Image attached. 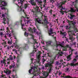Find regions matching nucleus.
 Here are the masks:
<instances>
[{
    "label": "nucleus",
    "mask_w": 78,
    "mask_h": 78,
    "mask_svg": "<svg viewBox=\"0 0 78 78\" xmlns=\"http://www.w3.org/2000/svg\"><path fill=\"white\" fill-rule=\"evenodd\" d=\"M34 8L35 9V11L32 10L31 12L33 13H35V15L39 14V13L41 12V10L39 9V7L37 5H36L35 7H34Z\"/></svg>",
    "instance_id": "obj_1"
},
{
    "label": "nucleus",
    "mask_w": 78,
    "mask_h": 78,
    "mask_svg": "<svg viewBox=\"0 0 78 78\" xmlns=\"http://www.w3.org/2000/svg\"><path fill=\"white\" fill-rule=\"evenodd\" d=\"M19 46L17 45V44L15 46V48H16L17 49L19 48Z\"/></svg>",
    "instance_id": "obj_33"
},
{
    "label": "nucleus",
    "mask_w": 78,
    "mask_h": 78,
    "mask_svg": "<svg viewBox=\"0 0 78 78\" xmlns=\"http://www.w3.org/2000/svg\"><path fill=\"white\" fill-rule=\"evenodd\" d=\"M16 67H17V68H19V65L16 64Z\"/></svg>",
    "instance_id": "obj_43"
},
{
    "label": "nucleus",
    "mask_w": 78,
    "mask_h": 78,
    "mask_svg": "<svg viewBox=\"0 0 78 78\" xmlns=\"http://www.w3.org/2000/svg\"><path fill=\"white\" fill-rule=\"evenodd\" d=\"M53 16H54V17H56V15H55V14L53 15Z\"/></svg>",
    "instance_id": "obj_60"
},
{
    "label": "nucleus",
    "mask_w": 78,
    "mask_h": 78,
    "mask_svg": "<svg viewBox=\"0 0 78 78\" xmlns=\"http://www.w3.org/2000/svg\"><path fill=\"white\" fill-rule=\"evenodd\" d=\"M69 65L71 67H75V66H78V64L77 63L75 64L72 63H71L69 64V63H68L66 65V66H67V67H69Z\"/></svg>",
    "instance_id": "obj_7"
},
{
    "label": "nucleus",
    "mask_w": 78,
    "mask_h": 78,
    "mask_svg": "<svg viewBox=\"0 0 78 78\" xmlns=\"http://www.w3.org/2000/svg\"><path fill=\"white\" fill-rule=\"evenodd\" d=\"M31 4L32 5H34V7H35L36 6H37L35 4V3H34V2H33L31 3Z\"/></svg>",
    "instance_id": "obj_30"
},
{
    "label": "nucleus",
    "mask_w": 78,
    "mask_h": 78,
    "mask_svg": "<svg viewBox=\"0 0 78 78\" xmlns=\"http://www.w3.org/2000/svg\"><path fill=\"white\" fill-rule=\"evenodd\" d=\"M63 51H67V48H65L62 49Z\"/></svg>",
    "instance_id": "obj_35"
},
{
    "label": "nucleus",
    "mask_w": 78,
    "mask_h": 78,
    "mask_svg": "<svg viewBox=\"0 0 78 78\" xmlns=\"http://www.w3.org/2000/svg\"><path fill=\"white\" fill-rule=\"evenodd\" d=\"M21 25H22V29H23V27L24 26V24H21Z\"/></svg>",
    "instance_id": "obj_46"
},
{
    "label": "nucleus",
    "mask_w": 78,
    "mask_h": 78,
    "mask_svg": "<svg viewBox=\"0 0 78 78\" xmlns=\"http://www.w3.org/2000/svg\"><path fill=\"white\" fill-rule=\"evenodd\" d=\"M63 10H60V12H63Z\"/></svg>",
    "instance_id": "obj_59"
},
{
    "label": "nucleus",
    "mask_w": 78,
    "mask_h": 78,
    "mask_svg": "<svg viewBox=\"0 0 78 78\" xmlns=\"http://www.w3.org/2000/svg\"><path fill=\"white\" fill-rule=\"evenodd\" d=\"M32 39H33V40H34V36H33V35L32 36Z\"/></svg>",
    "instance_id": "obj_47"
},
{
    "label": "nucleus",
    "mask_w": 78,
    "mask_h": 78,
    "mask_svg": "<svg viewBox=\"0 0 78 78\" xmlns=\"http://www.w3.org/2000/svg\"><path fill=\"white\" fill-rule=\"evenodd\" d=\"M12 68H13V69L12 70L13 72H16V67L15 66V64H13V65H12L11 66H10L9 68L10 69H11Z\"/></svg>",
    "instance_id": "obj_6"
},
{
    "label": "nucleus",
    "mask_w": 78,
    "mask_h": 78,
    "mask_svg": "<svg viewBox=\"0 0 78 78\" xmlns=\"http://www.w3.org/2000/svg\"><path fill=\"white\" fill-rule=\"evenodd\" d=\"M70 16L69 17V19H70V20H73L74 17H75V15H73L72 14H70Z\"/></svg>",
    "instance_id": "obj_13"
},
{
    "label": "nucleus",
    "mask_w": 78,
    "mask_h": 78,
    "mask_svg": "<svg viewBox=\"0 0 78 78\" xmlns=\"http://www.w3.org/2000/svg\"><path fill=\"white\" fill-rule=\"evenodd\" d=\"M19 0L20 1V3H21V5H23V1H24V0H18V2H19Z\"/></svg>",
    "instance_id": "obj_24"
},
{
    "label": "nucleus",
    "mask_w": 78,
    "mask_h": 78,
    "mask_svg": "<svg viewBox=\"0 0 78 78\" xmlns=\"http://www.w3.org/2000/svg\"><path fill=\"white\" fill-rule=\"evenodd\" d=\"M6 59H3V61L1 60V64H6Z\"/></svg>",
    "instance_id": "obj_20"
},
{
    "label": "nucleus",
    "mask_w": 78,
    "mask_h": 78,
    "mask_svg": "<svg viewBox=\"0 0 78 78\" xmlns=\"http://www.w3.org/2000/svg\"><path fill=\"white\" fill-rule=\"evenodd\" d=\"M44 22L45 23H47V18H45L44 20Z\"/></svg>",
    "instance_id": "obj_26"
},
{
    "label": "nucleus",
    "mask_w": 78,
    "mask_h": 78,
    "mask_svg": "<svg viewBox=\"0 0 78 78\" xmlns=\"http://www.w3.org/2000/svg\"><path fill=\"white\" fill-rule=\"evenodd\" d=\"M52 10H51L49 11V12L51 14L52 13Z\"/></svg>",
    "instance_id": "obj_44"
},
{
    "label": "nucleus",
    "mask_w": 78,
    "mask_h": 78,
    "mask_svg": "<svg viewBox=\"0 0 78 78\" xmlns=\"http://www.w3.org/2000/svg\"><path fill=\"white\" fill-rule=\"evenodd\" d=\"M4 64L5 66H6V67H7L8 66V65H6V63H4Z\"/></svg>",
    "instance_id": "obj_48"
},
{
    "label": "nucleus",
    "mask_w": 78,
    "mask_h": 78,
    "mask_svg": "<svg viewBox=\"0 0 78 78\" xmlns=\"http://www.w3.org/2000/svg\"><path fill=\"white\" fill-rule=\"evenodd\" d=\"M36 22L38 23H41V20L39 18H36Z\"/></svg>",
    "instance_id": "obj_12"
},
{
    "label": "nucleus",
    "mask_w": 78,
    "mask_h": 78,
    "mask_svg": "<svg viewBox=\"0 0 78 78\" xmlns=\"http://www.w3.org/2000/svg\"><path fill=\"white\" fill-rule=\"evenodd\" d=\"M7 43L8 44H9V45H12V40H9Z\"/></svg>",
    "instance_id": "obj_15"
},
{
    "label": "nucleus",
    "mask_w": 78,
    "mask_h": 78,
    "mask_svg": "<svg viewBox=\"0 0 78 78\" xmlns=\"http://www.w3.org/2000/svg\"><path fill=\"white\" fill-rule=\"evenodd\" d=\"M37 66H35L34 68H31V69H30L29 71V73H31V72H32V74H33L34 75V76H36V72H37Z\"/></svg>",
    "instance_id": "obj_3"
},
{
    "label": "nucleus",
    "mask_w": 78,
    "mask_h": 78,
    "mask_svg": "<svg viewBox=\"0 0 78 78\" xmlns=\"http://www.w3.org/2000/svg\"><path fill=\"white\" fill-rule=\"evenodd\" d=\"M73 61L74 62H76V61L77 60H76V59H74L73 60Z\"/></svg>",
    "instance_id": "obj_42"
},
{
    "label": "nucleus",
    "mask_w": 78,
    "mask_h": 78,
    "mask_svg": "<svg viewBox=\"0 0 78 78\" xmlns=\"http://www.w3.org/2000/svg\"><path fill=\"white\" fill-rule=\"evenodd\" d=\"M48 74L47 73V75L45 76L46 77H48Z\"/></svg>",
    "instance_id": "obj_53"
},
{
    "label": "nucleus",
    "mask_w": 78,
    "mask_h": 78,
    "mask_svg": "<svg viewBox=\"0 0 78 78\" xmlns=\"http://www.w3.org/2000/svg\"><path fill=\"white\" fill-rule=\"evenodd\" d=\"M36 29L35 28V27L34 28H33L32 29V33H36Z\"/></svg>",
    "instance_id": "obj_22"
},
{
    "label": "nucleus",
    "mask_w": 78,
    "mask_h": 78,
    "mask_svg": "<svg viewBox=\"0 0 78 78\" xmlns=\"http://www.w3.org/2000/svg\"><path fill=\"white\" fill-rule=\"evenodd\" d=\"M0 3L2 4V6H0L1 9H5V6L7 5V3L5 1L0 0Z\"/></svg>",
    "instance_id": "obj_4"
},
{
    "label": "nucleus",
    "mask_w": 78,
    "mask_h": 78,
    "mask_svg": "<svg viewBox=\"0 0 78 78\" xmlns=\"http://www.w3.org/2000/svg\"><path fill=\"white\" fill-rule=\"evenodd\" d=\"M7 20L8 22H9V18H7Z\"/></svg>",
    "instance_id": "obj_51"
},
{
    "label": "nucleus",
    "mask_w": 78,
    "mask_h": 78,
    "mask_svg": "<svg viewBox=\"0 0 78 78\" xmlns=\"http://www.w3.org/2000/svg\"><path fill=\"white\" fill-rule=\"evenodd\" d=\"M7 25H9V21H7Z\"/></svg>",
    "instance_id": "obj_62"
},
{
    "label": "nucleus",
    "mask_w": 78,
    "mask_h": 78,
    "mask_svg": "<svg viewBox=\"0 0 78 78\" xmlns=\"http://www.w3.org/2000/svg\"><path fill=\"white\" fill-rule=\"evenodd\" d=\"M6 18H3V21L2 22V23H4V24H6V23L5 22H6Z\"/></svg>",
    "instance_id": "obj_19"
},
{
    "label": "nucleus",
    "mask_w": 78,
    "mask_h": 78,
    "mask_svg": "<svg viewBox=\"0 0 78 78\" xmlns=\"http://www.w3.org/2000/svg\"><path fill=\"white\" fill-rule=\"evenodd\" d=\"M0 35H1V36H2V35H3V33H2V32H1L0 33Z\"/></svg>",
    "instance_id": "obj_49"
},
{
    "label": "nucleus",
    "mask_w": 78,
    "mask_h": 78,
    "mask_svg": "<svg viewBox=\"0 0 78 78\" xmlns=\"http://www.w3.org/2000/svg\"><path fill=\"white\" fill-rule=\"evenodd\" d=\"M2 17H5V15L4 14H2Z\"/></svg>",
    "instance_id": "obj_41"
},
{
    "label": "nucleus",
    "mask_w": 78,
    "mask_h": 78,
    "mask_svg": "<svg viewBox=\"0 0 78 78\" xmlns=\"http://www.w3.org/2000/svg\"><path fill=\"white\" fill-rule=\"evenodd\" d=\"M73 51V50H71V52L72 54V52Z\"/></svg>",
    "instance_id": "obj_61"
},
{
    "label": "nucleus",
    "mask_w": 78,
    "mask_h": 78,
    "mask_svg": "<svg viewBox=\"0 0 78 78\" xmlns=\"http://www.w3.org/2000/svg\"><path fill=\"white\" fill-rule=\"evenodd\" d=\"M74 6L75 8H76V9L77 10V12H78V7H77V6H76V5H74Z\"/></svg>",
    "instance_id": "obj_27"
},
{
    "label": "nucleus",
    "mask_w": 78,
    "mask_h": 78,
    "mask_svg": "<svg viewBox=\"0 0 78 78\" xmlns=\"http://www.w3.org/2000/svg\"><path fill=\"white\" fill-rule=\"evenodd\" d=\"M54 1H55V0H50L51 2H54Z\"/></svg>",
    "instance_id": "obj_52"
},
{
    "label": "nucleus",
    "mask_w": 78,
    "mask_h": 78,
    "mask_svg": "<svg viewBox=\"0 0 78 78\" xmlns=\"http://www.w3.org/2000/svg\"><path fill=\"white\" fill-rule=\"evenodd\" d=\"M71 55H72V54H70L69 56H68L67 57V58L68 60V61H69L70 59H71V58H71Z\"/></svg>",
    "instance_id": "obj_23"
},
{
    "label": "nucleus",
    "mask_w": 78,
    "mask_h": 78,
    "mask_svg": "<svg viewBox=\"0 0 78 78\" xmlns=\"http://www.w3.org/2000/svg\"><path fill=\"white\" fill-rule=\"evenodd\" d=\"M66 2V1H64L63 2H61V3L58 4L57 5V8L58 9H60V10H63L65 9L66 8L65 7H63L62 6V5H65Z\"/></svg>",
    "instance_id": "obj_2"
},
{
    "label": "nucleus",
    "mask_w": 78,
    "mask_h": 78,
    "mask_svg": "<svg viewBox=\"0 0 78 78\" xmlns=\"http://www.w3.org/2000/svg\"><path fill=\"white\" fill-rule=\"evenodd\" d=\"M48 33L49 36H50L51 34H53L54 33L53 29H50V30L48 32Z\"/></svg>",
    "instance_id": "obj_10"
},
{
    "label": "nucleus",
    "mask_w": 78,
    "mask_h": 78,
    "mask_svg": "<svg viewBox=\"0 0 78 78\" xmlns=\"http://www.w3.org/2000/svg\"><path fill=\"white\" fill-rule=\"evenodd\" d=\"M27 44H25V46L23 47V50H25L26 49V46H27Z\"/></svg>",
    "instance_id": "obj_31"
},
{
    "label": "nucleus",
    "mask_w": 78,
    "mask_h": 78,
    "mask_svg": "<svg viewBox=\"0 0 78 78\" xmlns=\"http://www.w3.org/2000/svg\"><path fill=\"white\" fill-rule=\"evenodd\" d=\"M69 68H67L66 69V71H68V70H69Z\"/></svg>",
    "instance_id": "obj_50"
},
{
    "label": "nucleus",
    "mask_w": 78,
    "mask_h": 78,
    "mask_svg": "<svg viewBox=\"0 0 78 78\" xmlns=\"http://www.w3.org/2000/svg\"><path fill=\"white\" fill-rule=\"evenodd\" d=\"M75 11H76V10L74 9L73 8H71L69 11H70L71 12H75Z\"/></svg>",
    "instance_id": "obj_18"
},
{
    "label": "nucleus",
    "mask_w": 78,
    "mask_h": 78,
    "mask_svg": "<svg viewBox=\"0 0 78 78\" xmlns=\"http://www.w3.org/2000/svg\"><path fill=\"white\" fill-rule=\"evenodd\" d=\"M6 73L8 74H11V71L9 70L8 69H6Z\"/></svg>",
    "instance_id": "obj_21"
},
{
    "label": "nucleus",
    "mask_w": 78,
    "mask_h": 78,
    "mask_svg": "<svg viewBox=\"0 0 78 78\" xmlns=\"http://www.w3.org/2000/svg\"><path fill=\"white\" fill-rule=\"evenodd\" d=\"M36 44L37 45V44H38V43L36 41H35V42L34 43V49H36V48L35 47V46H34V45H35V44Z\"/></svg>",
    "instance_id": "obj_25"
},
{
    "label": "nucleus",
    "mask_w": 78,
    "mask_h": 78,
    "mask_svg": "<svg viewBox=\"0 0 78 78\" xmlns=\"http://www.w3.org/2000/svg\"><path fill=\"white\" fill-rule=\"evenodd\" d=\"M20 54H18L17 57L16 58V59H19V57L22 56V51H20Z\"/></svg>",
    "instance_id": "obj_11"
},
{
    "label": "nucleus",
    "mask_w": 78,
    "mask_h": 78,
    "mask_svg": "<svg viewBox=\"0 0 78 78\" xmlns=\"http://www.w3.org/2000/svg\"><path fill=\"white\" fill-rule=\"evenodd\" d=\"M58 45H59L58 44H56V47L57 48H58Z\"/></svg>",
    "instance_id": "obj_55"
},
{
    "label": "nucleus",
    "mask_w": 78,
    "mask_h": 78,
    "mask_svg": "<svg viewBox=\"0 0 78 78\" xmlns=\"http://www.w3.org/2000/svg\"><path fill=\"white\" fill-rule=\"evenodd\" d=\"M19 24V23L18 22H17L15 23V25H18Z\"/></svg>",
    "instance_id": "obj_39"
},
{
    "label": "nucleus",
    "mask_w": 78,
    "mask_h": 78,
    "mask_svg": "<svg viewBox=\"0 0 78 78\" xmlns=\"http://www.w3.org/2000/svg\"><path fill=\"white\" fill-rule=\"evenodd\" d=\"M69 39L70 40H71V41H74V39H73V36L72 35H69Z\"/></svg>",
    "instance_id": "obj_17"
},
{
    "label": "nucleus",
    "mask_w": 78,
    "mask_h": 78,
    "mask_svg": "<svg viewBox=\"0 0 78 78\" xmlns=\"http://www.w3.org/2000/svg\"><path fill=\"white\" fill-rule=\"evenodd\" d=\"M30 2H31V3H33V0H30Z\"/></svg>",
    "instance_id": "obj_63"
},
{
    "label": "nucleus",
    "mask_w": 78,
    "mask_h": 78,
    "mask_svg": "<svg viewBox=\"0 0 78 78\" xmlns=\"http://www.w3.org/2000/svg\"><path fill=\"white\" fill-rule=\"evenodd\" d=\"M46 42L47 45H51V43H52V41H47Z\"/></svg>",
    "instance_id": "obj_14"
},
{
    "label": "nucleus",
    "mask_w": 78,
    "mask_h": 78,
    "mask_svg": "<svg viewBox=\"0 0 78 78\" xmlns=\"http://www.w3.org/2000/svg\"><path fill=\"white\" fill-rule=\"evenodd\" d=\"M60 34H62L63 35H64V33L62 32L61 31H60Z\"/></svg>",
    "instance_id": "obj_36"
},
{
    "label": "nucleus",
    "mask_w": 78,
    "mask_h": 78,
    "mask_svg": "<svg viewBox=\"0 0 78 78\" xmlns=\"http://www.w3.org/2000/svg\"><path fill=\"white\" fill-rule=\"evenodd\" d=\"M45 61H46V60L45 59H44V58L43 59V62H45Z\"/></svg>",
    "instance_id": "obj_54"
},
{
    "label": "nucleus",
    "mask_w": 78,
    "mask_h": 78,
    "mask_svg": "<svg viewBox=\"0 0 78 78\" xmlns=\"http://www.w3.org/2000/svg\"><path fill=\"white\" fill-rule=\"evenodd\" d=\"M22 8H20V10L19 11V12H22Z\"/></svg>",
    "instance_id": "obj_45"
},
{
    "label": "nucleus",
    "mask_w": 78,
    "mask_h": 78,
    "mask_svg": "<svg viewBox=\"0 0 78 78\" xmlns=\"http://www.w3.org/2000/svg\"><path fill=\"white\" fill-rule=\"evenodd\" d=\"M65 27L66 30H70L71 28V27L70 26L69 27V25L65 26Z\"/></svg>",
    "instance_id": "obj_16"
},
{
    "label": "nucleus",
    "mask_w": 78,
    "mask_h": 78,
    "mask_svg": "<svg viewBox=\"0 0 78 78\" xmlns=\"http://www.w3.org/2000/svg\"><path fill=\"white\" fill-rule=\"evenodd\" d=\"M62 74V73H61V72H60L59 73V75H61V74Z\"/></svg>",
    "instance_id": "obj_56"
},
{
    "label": "nucleus",
    "mask_w": 78,
    "mask_h": 78,
    "mask_svg": "<svg viewBox=\"0 0 78 78\" xmlns=\"http://www.w3.org/2000/svg\"><path fill=\"white\" fill-rule=\"evenodd\" d=\"M41 53H41V51H39L37 54V55H41Z\"/></svg>",
    "instance_id": "obj_37"
},
{
    "label": "nucleus",
    "mask_w": 78,
    "mask_h": 78,
    "mask_svg": "<svg viewBox=\"0 0 78 78\" xmlns=\"http://www.w3.org/2000/svg\"><path fill=\"white\" fill-rule=\"evenodd\" d=\"M24 34L25 36H28V33L27 32H25Z\"/></svg>",
    "instance_id": "obj_38"
},
{
    "label": "nucleus",
    "mask_w": 78,
    "mask_h": 78,
    "mask_svg": "<svg viewBox=\"0 0 78 78\" xmlns=\"http://www.w3.org/2000/svg\"><path fill=\"white\" fill-rule=\"evenodd\" d=\"M28 5H27V4H25L24 5V9H27V7H28Z\"/></svg>",
    "instance_id": "obj_28"
},
{
    "label": "nucleus",
    "mask_w": 78,
    "mask_h": 78,
    "mask_svg": "<svg viewBox=\"0 0 78 78\" xmlns=\"http://www.w3.org/2000/svg\"><path fill=\"white\" fill-rule=\"evenodd\" d=\"M38 3H42V2H41V1H38Z\"/></svg>",
    "instance_id": "obj_58"
},
{
    "label": "nucleus",
    "mask_w": 78,
    "mask_h": 78,
    "mask_svg": "<svg viewBox=\"0 0 78 78\" xmlns=\"http://www.w3.org/2000/svg\"><path fill=\"white\" fill-rule=\"evenodd\" d=\"M32 29L31 28H30L29 29H28V30L30 31V32H31V33H32Z\"/></svg>",
    "instance_id": "obj_29"
},
{
    "label": "nucleus",
    "mask_w": 78,
    "mask_h": 78,
    "mask_svg": "<svg viewBox=\"0 0 78 78\" xmlns=\"http://www.w3.org/2000/svg\"><path fill=\"white\" fill-rule=\"evenodd\" d=\"M2 45H6V42L4 41V42L2 43Z\"/></svg>",
    "instance_id": "obj_34"
},
{
    "label": "nucleus",
    "mask_w": 78,
    "mask_h": 78,
    "mask_svg": "<svg viewBox=\"0 0 78 78\" xmlns=\"http://www.w3.org/2000/svg\"><path fill=\"white\" fill-rule=\"evenodd\" d=\"M41 78H46V77H41Z\"/></svg>",
    "instance_id": "obj_64"
},
{
    "label": "nucleus",
    "mask_w": 78,
    "mask_h": 78,
    "mask_svg": "<svg viewBox=\"0 0 78 78\" xmlns=\"http://www.w3.org/2000/svg\"><path fill=\"white\" fill-rule=\"evenodd\" d=\"M73 22V21H70L69 20H68V23L69 24V26H70V25H71V24H72V23L71 22H72V25H73V26L74 27L75 26V22Z\"/></svg>",
    "instance_id": "obj_9"
},
{
    "label": "nucleus",
    "mask_w": 78,
    "mask_h": 78,
    "mask_svg": "<svg viewBox=\"0 0 78 78\" xmlns=\"http://www.w3.org/2000/svg\"><path fill=\"white\" fill-rule=\"evenodd\" d=\"M41 55L40 54L37 55V59L36 60V62H37L38 64H40V63H41V62H40V59H39Z\"/></svg>",
    "instance_id": "obj_8"
},
{
    "label": "nucleus",
    "mask_w": 78,
    "mask_h": 78,
    "mask_svg": "<svg viewBox=\"0 0 78 78\" xmlns=\"http://www.w3.org/2000/svg\"><path fill=\"white\" fill-rule=\"evenodd\" d=\"M43 2H44V4H45V3H47V0H44Z\"/></svg>",
    "instance_id": "obj_40"
},
{
    "label": "nucleus",
    "mask_w": 78,
    "mask_h": 78,
    "mask_svg": "<svg viewBox=\"0 0 78 78\" xmlns=\"http://www.w3.org/2000/svg\"><path fill=\"white\" fill-rule=\"evenodd\" d=\"M5 30V29H4V27H2L0 30V31H4Z\"/></svg>",
    "instance_id": "obj_32"
},
{
    "label": "nucleus",
    "mask_w": 78,
    "mask_h": 78,
    "mask_svg": "<svg viewBox=\"0 0 78 78\" xmlns=\"http://www.w3.org/2000/svg\"><path fill=\"white\" fill-rule=\"evenodd\" d=\"M45 67H49V72H51V70H53V69H52V67L51 66V65L50 64H49L48 63H46L45 65Z\"/></svg>",
    "instance_id": "obj_5"
},
{
    "label": "nucleus",
    "mask_w": 78,
    "mask_h": 78,
    "mask_svg": "<svg viewBox=\"0 0 78 78\" xmlns=\"http://www.w3.org/2000/svg\"><path fill=\"white\" fill-rule=\"evenodd\" d=\"M15 43L16 44H17V40H16L15 41Z\"/></svg>",
    "instance_id": "obj_57"
}]
</instances>
